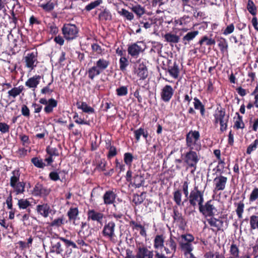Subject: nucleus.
Returning <instances> with one entry per match:
<instances>
[{
    "mask_svg": "<svg viewBox=\"0 0 258 258\" xmlns=\"http://www.w3.org/2000/svg\"><path fill=\"white\" fill-rule=\"evenodd\" d=\"M49 32L52 34H55L58 32V28L53 23H49L48 25Z\"/></svg>",
    "mask_w": 258,
    "mask_h": 258,
    "instance_id": "nucleus-58",
    "label": "nucleus"
},
{
    "mask_svg": "<svg viewBox=\"0 0 258 258\" xmlns=\"http://www.w3.org/2000/svg\"><path fill=\"white\" fill-rule=\"evenodd\" d=\"M119 68L122 71L126 70V67L128 65V61L127 58L125 57H121L119 59Z\"/></svg>",
    "mask_w": 258,
    "mask_h": 258,
    "instance_id": "nucleus-44",
    "label": "nucleus"
},
{
    "mask_svg": "<svg viewBox=\"0 0 258 258\" xmlns=\"http://www.w3.org/2000/svg\"><path fill=\"white\" fill-rule=\"evenodd\" d=\"M207 222L211 227L215 228L217 230L220 229L223 225V221L222 220L214 218L213 216L208 219Z\"/></svg>",
    "mask_w": 258,
    "mask_h": 258,
    "instance_id": "nucleus-21",
    "label": "nucleus"
},
{
    "mask_svg": "<svg viewBox=\"0 0 258 258\" xmlns=\"http://www.w3.org/2000/svg\"><path fill=\"white\" fill-rule=\"evenodd\" d=\"M205 258H222V256L219 254V252L213 253L212 252H207L205 254Z\"/></svg>",
    "mask_w": 258,
    "mask_h": 258,
    "instance_id": "nucleus-57",
    "label": "nucleus"
},
{
    "mask_svg": "<svg viewBox=\"0 0 258 258\" xmlns=\"http://www.w3.org/2000/svg\"><path fill=\"white\" fill-rule=\"evenodd\" d=\"M20 139L22 142L23 145L24 146H28L30 143L28 136L25 135H20Z\"/></svg>",
    "mask_w": 258,
    "mask_h": 258,
    "instance_id": "nucleus-56",
    "label": "nucleus"
},
{
    "mask_svg": "<svg viewBox=\"0 0 258 258\" xmlns=\"http://www.w3.org/2000/svg\"><path fill=\"white\" fill-rule=\"evenodd\" d=\"M109 64V61L103 58L98 59L94 63L96 67L102 72L108 67Z\"/></svg>",
    "mask_w": 258,
    "mask_h": 258,
    "instance_id": "nucleus-20",
    "label": "nucleus"
},
{
    "mask_svg": "<svg viewBox=\"0 0 258 258\" xmlns=\"http://www.w3.org/2000/svg\"><path fill=\"white\" fill-rule=\"evenodd\" d=\"M102 3V0H96L94 2L90 3L85 7V10L87 11H90L91 10L95 9L97 6Z\"/></svg>",
    "mask_w": 258,
    "mask_h": 258,
    "instance_id": "nucleus-38",
    "label": "nucleus"
},
{
    "mask_svg": "<svg viewBox=\"0 0 258 258\" xmlns=\"http://www.w3.org/2000/svg\"><path fill=\"white\" fill-rule=\"evenodd\" d=\"M183 162L186 170L191 169V173H194L197 168V165L201 159L199 152L188 150L181 155Z\"/></svg>",
    "mask_w": 258,
    "mask_h": 258,
    "instance_id": "nucleus-1",
    "label": "nucleus"
},
{
    "mask_svg": "<svg viewBox=\"0 0 258 258\" xmlns=\"http://www.w3.org/2000/svg\"><path fill=\"white\" fill-rule=\"evenodd\" d=\"M13 176L11 177L10 185L11 186H14L15 184L18 183L19 180V173L18 171H14L12 172Z\"/></svg>",
    "mask_w": 258,
    "mask_h": 258,
    "instance_id": "nucleus-39",
    "label": "nucleus"
},
{
    "mask_svg": "<svg viewBox=\"0 0 258 258\" xmlns=\"http://www.w3.org/2000/svg\"><path fill=\"white\" fill-rule=\"evenodd\" d=\"M234 126L237 128H243L244 127V123L242 121V117L238 116V117L235 122Z\"/></svg>",
    "mask_w": 258,
    "mask_h": 258,
    "instance_id": "nucleus-59",
    "label": "nucleus"
},
{
    "mask_svg": "<svg viewBox=\"0 0 258 258\" xmlns=\"http://www.w3.org/2000/svg\"><path fill=\"white\" fill-rule=\"evenodd\" d=\"M153 252L145 246H140L138 248L136 258H153Z\"/></svg>",
    "mask_w": 258,
    "mask_h": 258,
    "instance_id": "nucleus-16",
    "label": "nucleus"
},
{
    "mask_svg": "<svg viewBox=\"0 0 258 258\" xmlns=\"http://www.w3.org/2000/svg\"><path fill=\"white\" fill-rule=\"evenodd\" d=\"M22 90L23 87L21 86L15 87L8 91L9 96L15 98L22 92Z\"/></svg>",
    "mask_w": 258,
    "mask_h": 258,
    "instance_id": "nucleus-35",
    "label": "nucleus"
},
{
    "mask_svg": "<svg viewBox=\"0 0 258 258\" xmlns=\"http://www.w3.org/2000/svg\"><path fill=\"white\" fill-rule=\"evenodd\" d=\"M229 252L230 255L229 256L235 258H239V250L236 244L234 243L231 244L230 247Z\"/></svg>",
    "mask_w": 258,
    "mask_h": 258,
    "instance_id": "nucleus-29",
    "label": "nucleus"
},
{
    "mask_svg": "<svg viewBox=\"0 0 258 258\" xmlns=\"http://www.w3.org/2000/svg\"><path fill=\"white\" fill-rule=\"evenodd\" d=\"M258 199V187L254 188L252 191L251 192L249 198V201L250 203L255 202L256 200Z\"/></svg>",
    "mask_w": 258,
    "mask_h": 258,
    "instance_id": "nucleus-45",
    "label": "nucleus"
},
{
    "mask_svg": "<svg viewBox=\"0 0 258 258\" xmlns=\"http://www.w3.org/2000/svg\"><path fill=\"white\" fill-rule=\"evenodd\" d=\"M182 194L180 190H176L173 192V200L178 206H181L183 204L181 201Z\"/></svg>",
    "mask_w": 258,
    "mask_h": 258,
    "instance_id": "nucleus-33",
    "label": "nucleus"
},
{
    "mask_svg": "<svg viewBox=\"0 0 258 258\" xmlns=\"http://www.w3.org/2000/svg\"><path fill=\"white\" fill-rule=\"evenodd\" d=\"M200 133L197 131H190L186 136V145L188 150L199 152L202 148Z\"/></svg>",
    "mask_w": 258,
    "mask_h": 258,
    "instance_id": "nucleus-2",
    "label": "nucleus"
},
{
    "mask_svg": "<svg viewBox=\"0 0 258 258\" xmlns=\"http://www.w3.org/2000/svg\"><path fill=\"white\" fill-rule=\"evenodd\" d=\"M64 38L68 40H73L78 37L79 29L74 24H65L61 29Z\"/></svg>",
    "mask_w": 258,
    "mask_h": 258,
    "instance_id": "nucleus-3",
    "label": "nucleus"
},
{
    "mask_svg": "<svg viewBox=\"0 0 258 258\" xmlns=\"http://www.w3.org/2000/svg\"><path fill=\"white\" fill-rule=\"evenodd\" d=\"M99 18L101 20H108L111 19V15L108 10H104L99 15Z\"/></svg>",
    "mask_w": 258,
    "mask_h": 258,
    "instance_id": "nucleus-46",
    "label": "nucleus"
},
{
    "mask_svg": "<svg viewBox=\"0 0 258 258\" xmlns=\"http://www.w3.org/2000/svg\"><path fill=\"white\" fill-rule=\"evenodd\" d=\"M117 95L119 96H125L127 94V88L126 86H121L116 89Z\"/></svg>",
    "mask_w": 258,
    "mask_h": 258,
    "instance_id": "nucleus-53",
    "label": "nucleus"
},
{
    "mask_svg": "<svg viewBox=\"0 0 258 258\" xmlns=\"http://www.w3.org/2000/svg\"><path fill=\"white\" fill-rule=\"evenodd\" d=\"M214 117L215 123L219 122L220 124V131L221 132L226 131L229 116L226 115L225 111L222 109L217 110L214 115Z\"/></svg>",
    "mask_w": 258,
    "mask_h": 258,
    "instance_id": "nucleus-5",
    "label": "nucleus"
},
{
    "mask_svg": "<svg viewBox=\"0 0 258 258\" xmlns=\"http://www.w3.org/2000/svg\"><path fill=\"white\" fill-rule=\"evenodd\" d=\"M163 249L165 253L169 255L170 257L173 255L176 249V243L172 236L166 240Z\"/></svg>",
    "mask_w": 258,
    "mask_h": 258,
    "instance_id": "nucleus-10",
    "label": "nucleus"
},
{
    "mask_svg": "<svg viewBox=\"0 0 258 258\" xmlns=\"http://www.w3.org/2000/svg\"><path fill=\"white\" fill-rule=\"evenodd\" d=\"M234 30V26L233 24H231L226 27L225 29L224 30L223 34L224 35H227L232 33Z\"/></svg>",
    "mask_w": 258,
    "mask_h": 258,
    "instance_id": "nucleus-60",
    "label": "nucleus"
},
{
    "mask_svg": "<svg viewBox=\"0 0 258 258\" xmlns=\"http://www.w3.org/2000/svg\"><path fill=\"white\" fill-rule=\"evenodd\" d=\"M18 205L20 209H25L30 205V203L26 199H20L18 200Z\"/></svg>",
    "mask_w": 258,
    "mask_h": 258,
    "instance_id": "nucleus-47",
    "label": "nucleus"
},
{
    "mask_svg": "<svg viewBox=\"0 0 258 258\" xmlns=\"http://www.w3.org/2000/svg\"><path fill=\"white\" fill-rule=\"evenodd\" d=\"M57 104V101L54 99H49V102L44 107V111L47 113H49L53 111L54 108L56 107Z\"/></svg>",
    "mask_w": 258,
    "mask_h": 258,
    "instance_id": "nucleus-28",
    "label": "nucleus"
},
{
    "mask_svg": "<svg viewBox=\"0 0 258 258\" xmlns=\"http://www.w3.org/2000/svg\"><path fill=\"white\" fill-rule=\"evenodd\" d=\"M49 178L53 181H57L60 179L59 176L56 172H51L49 174Z\"/></svg>",
    "mask_w": 258,
    "mask_h": 258,
    "instance_id": "nucleus-64",
    "label": "nucleus"
},
{
    "mask_svg": "<svg viewBox=\"0 0 258 258\" xmlns=\"http://www.w3.org/2000/svg\"><path fill=\"white\" fill-rule=\"evenodd\" d=\"M145 49V44L142 41H138L130 45L127 49L128 53L132 56L137 57L140 52Z\"/></svg>",
    "mask_w": 258,
    "mask_h": 258,
    "instance_id": "nucleus-8",
    "label": "nucleus"
},
{
    "mask_svg": "<svg viewBox=\"0 0 258 258\" xmlns=\"http://www.w3.org/2000/svg\"><path fill=\"white\" fill-rule=\"evenodd\" d=\"M164 38L166 42L176 43L178 42L179 37L177 35L170 33H168L164 35Z\"/></svg>",
    "mask_w": 258,
    "mask_h": 258,
    "instance_id": "nucleus-30",
    "label": "nucleus"
},
{
    "mask_svg": "<svg viewBox=\"0 0 258 258\" xmlns=\"http://www.w3.org/2000/svg\"><path fill=\"white\" fill-rule=\"evenodd\" d=\"M115 224L113 221H110L104 225L102 230V234L104 236L112 240L115 236Z\"/></svg>",
    "mask_w": 258,
    "mask_h": 258,
    "instance_id": "nucleus-9",
    "label": "nucleus"
},
{
    "mask_svg": "<svg viewBox=\"0 0 258 258\" xmlns=\"http://www.w3.org/2000/svg\"><path fill=\"white\" fill-rule=\"evenodd\" d=\"M164 238L162 235H157L154 240V247L156 249H161L164 247Z\"/></svg>",
    "mask_w": 258,
    "mask_h": 258,
    "instance_id": "nucleus-26",
    "label": "nucleus"
},
{
    "mask_svg": "<svg viewBox=\"0 0 258 258\" xmlns=\"http://www.w3.org/2000/svg\"><path fill=\"white\" fill-rule=\"evenodd\" d=\"M188 185L189 182L187 181H184L182 186V191L185 197L187 198L189 194L188 192Z\"/></svg>",
    "mask_w": 258,
    "mask_h": 258,
    "instance_id": "nucleus-62",
    "label": "nucleus"
},
{
    "mask_svg": "<svg viewBox=\"0 0 258 258\" xmlns=\"http://www.w3.org/2000/svg\"><path fill=\"white\" fill-rule=\"evenodd\" d=\"M37 212L44 218L48 217L49 214L51 212L52 210L50 207L47 204H42L38 205L36 206Z\"/></svg>",
    "mask_w": 258,
    "mask_h": 258,
    "instance_id": "nucleus-17",
    "label": "nucleus"
},
{
    "mask_svg": "<svg viewBox=\"0 0 258 258\" xmlns=\"http://www.w3.org/2000/svg\"><path fill=\"white\" fill-rule=\"evenodd\" d=\"M102 73L95 65L89 68L87 71V74L88 77L91 80H93L97 76L99 75Z\"/></svg>",
    "mask_w": 258,
    "mask_h": 258,
    "instance_id": "nucleus-23",
    "label": "nucleus"
},
{
    "mask_svg": "<svg viewBox=\"0 0 258 258\" xmlns=\"http://www.w3.org/2000/svg\"><path fill=\"white\" fill-rule=\"evenodd\" d=\"M23 60L25 67L29 69L30 71L33 70L38 63L37 55L34 52L27 54Z\"/></svg>",
    "mask_w": 258,
    "mask_h": 258,
    "instance_id": "nucleus-7",
    "label": "nucleus"
},
{
    "mask_svg": "<svg viewBox=\"0 0 258 258\" xmlns=\"http://www.w3.org/2000/svg\"><path fill=\"white\" fill-rule=\"evenodd\" d=\"M46 152L50 156H58V152L56 148L48 146L46 148Z\"/></svg>",
    "mask_w": 258,
    "mask_h": 258,
    "instance_id": "nucleus-54",
    "label": "nucleus"
},
{
    "mask_svg": "<svg viewBox=\"0 0 258 258\" xmlns=\"http://www.w3.org/2000/svg\"><path fill=\"white\" fill-rule=\"evenodd\" d=\"M168 72L172 77L174 79H177L179 73L178 65L174 63L172 67L169 68Z\"/></svg>",
    "mask_w": 258,
    "mask_h": 258,
    "instance_id": "nucleus-31",
    "label": "nucleus"
},
{
    "mask_svg": "<svg viewBox=\"0 0 258 258\" xmlns=\"http://www.w3.org/2000/svg\"><path fill=\"white\" fill-rule=\"evenodd\" d=\"M188 197L189 204L194 207L198 205L200 207L204 203L203 193L198 189V187L196 186Z\"/></svg>",
    "mask_w": 258,
    "mask_h": 258,
    "instance_id": "nucleus-4",
    "label": "nucleus"
},
{
    "mask_svg": "<svg viewBox=\"0 0 258 258\" xmlns=\"http://www.w3.org/2000/svg\"><path fill=\"white\" fill-rule=\"evenodd\" d=\"M227 181V177L222 175L215 178L214 179V184L215 185L214 190L219 191L224 190L225 188Z\"/></svg>",
    "mask_w": 258,
    "mask_h": 258,
    "instance_id": "nucleus-15",
    "label": "nucleus"
},
{
    "mask_svg": "<svg viewBox=\"0 0 258 258\" xmlns=\"http://www.w3.org/2000/svg\"><path fill=\"white\" fill-rule=\"evenodd\" d=\"M133 160V156L130 153H126L124 155V161L126 165H131Z\"/></svg>",
    "mask_w": 258,
    "mask_h": 258,
    "instance_id": "nucleus-52",
    "label": "nucleus"
},
{
    "mask_svg": "<svg viewBox=\"0 0 258 258\" xmlns=\"http://www.w3.org/2000/svg\"><path fill=\"white\" fill-rule=\"evenodd\" d=\"M40 7L46 12H50L54 9V4L50 1L45 4H41Z\"/></svg>",
    "mask_w": 258,
    "mask_h": 258,
    "instance_id": "nucleus-41",
    "label": "nucleus"
},
{
    "mask_svg": "<svg viewBox=\"0 0 258 258\" xmlns=\"http://www.w3.org/2000/svg\"><path fill=\"white\" fill-rule=\"evenodd\" d=\"M205 42L207 45H211L215 44V41L213 39H209L207 36H204L200 41V45H202Z\"/></svg>",
    "mask_w": 258,
    "mask_h": 258,
    "instance_id": "nucleus-51",
    "label": "nucleus"
},
{
    "mask_svg": "<svg viewBox=\"0 0 258 258\" xmlns=\"http://www.w3.org/2000/svg\"><path fill=\"white\" fill-rule=\"evenodd\" d=\"M249 225L251 229H258V216L253 215L250 217Z\"/></svg>",
    "mask_w": 258,
    "mask_h": 258,
    "instance_id": "nucleus-32",
    "label": "nucleus"
},
{
    "mask_svg": "<svg viewBox=\"0 0 258 258\" xmlns=\"http://www.w3.org/2000/svg\"><path fill=\"white\" fill-rule=\"evenodd\" d=\"M79 214V211L77 208L71 207L68 212V216L70 220H73V223L76 224V220Z\"/></svg>",
    "mask_w": 258,
    "mask_h": 258,
    "instance_id": "nucleus-27",
    "label": "nucleus"
},
{
    "mask_svg": "<svg viewBox=\"0 0 258 258\" xmlns=\"http://www.w3.org/2000/svg\"><path fill=\"white\" fill-rule=\"evenodd\" d=\"M116 198V195L113 191L108 190L105 192L103 195V199L104 203L105 205H110L114 203Z\"/></svg>",
    "mask_w": 258,
    "mask_h": 258,
    "instance_id": "nucleus-19",
    "label": "nucleus"
},
{
    "mask_svg": "<svg viewBox=\"0 0 258 258\" xmlns=\"http://www.w3.org/2000/svg\"><path fill=\"white\" fill-rule=\"evenodd\" d=\"M40 79L41 77L39 75H35L27 80L25 82V86L34 90L39 84Z\"/></svg>",
    "mask_w": 258,
    "mask_h": 258,
    "instance_id": "nucleus-18",
    "label": "nucleus"
},
{
    "mask_svg": "<svg viewBox=\"0 0 258 258\" xmlns=\"http://www.w3.org/2000/svg\"><path fill=\"white\" fill-rule=\"evenodd\" d=\"M198 31H194L188 32L185 36L182 38V42L186 45L189 43V41L192 40L198 34Z\"/></svg>",
    "mask_w": 258,
    "mask_h": 258,
    "instance_id": "nucleus-24",
    "label": "nucleus"
},
{
    "mask_svg": "<svg viewBox=\"0 0 258 258\" xmlns=\"http://www.w3.org/2000/svg\"><path fill=\"white\" fill-rule=\"evenodd\" d=\"M10 126L5 122H0V132L5 134L9 132Z\"/></svg>",
    "mask_w": 258,
    "mask_h": 258,
    "instance_id": "nucleus-61",
    "label": "nucleus"
},
{
    "mask_svg": "<svg viewBox=\"0 0 258 258\" xmlns=\"http://www.w3.org/2000/svg\"><path fill=\"white\" fill-rule=\"evenodd\" d=\"M258 146V140H255L254 141L250 144L247 148L246 153L247 154H250L252 152L255 150Z\"/></svg>",
    "mask_w": 258,
    "mask_h": 258,
    "instance_id": "nucleus-49",
    "label": "nucleus"
},
{
    "mask_svg": "<svg viewBox=\"0 0 258 258\" xmlns=\"http://www.w3.org/2000/svg\"><path fill=\"white\" fill-rule=\"evenodd\" d=\"M180 247L182 251H183L185 254H187L191 253L193 249V247L191 243L185 242V241L179 242Z\"/></svg>",
    "mask_w": 258,
    "mask_h": 258,
    "instance_id": "nucleus-22",
    "label": "nucleus"
},
{
    "mask_svg": "<svg viewBox=\"0 0 258 258\" xmlns=\"http://www.w3.org/2000/svg\"><path fill=\"white\" fill-rule=\"evenodd\" d=\"M120 14L128 20H132L134 17L133 13L123 9L121 10Z\"/></svg>",
    "mask_w": 258,
    "mask_h": 258,
    "instance_id": "nucleus-55",
    "label": "nucleus"
},
{
    "mask_svg": "<svg viewBox=\"0 0 258 258\" xmlns=\"http://www.w3.org/2000/svg\"><path fill=\"white\" fill-rule=\"evenodd\" d=\"M135 73L140 78V79H145L148 75V70L146 66L140 61L136 64Z\"/></svg>",
    "mask_w": 258,
    "mask_h": 258,
    "instance_id": "nucleus-14",
    "label": "nucleus"
},
{
    "mask_svg": "<svg viewBox=\"0 0 258 258\" xmlns=\"http://www.w3.org/2000/svg\"><path fill=\"white\" fill-rule=\"evenodd\" d=\"M25 183L23 182H19L12 186L16 192V194L18 195L22 194L24 191Z\"/></svg>",
    "mask_w": 258,
    "mask_h": 258,
    "instance_id": "nucleus-37",
    "label": "nucleus"
},
{
    "mask_svg": "<svg viewBox=\"0 0 258 258\" xmlns=\"http://www.w3.org/2000/svg\"><path fill=\"white\" fill-rule=\"evenodd\" d=\"M181 240L179 241H185L191 243L194 240V237L190 234H182L180 236Z\"/></svg>",
    "mask_w": 258,
    "mask_h": 258,
    "instance_id": "nucleus-48",
    "label": "nucleus"
},
{
    "mask_svg": "<svg viewBox=\"0 0 258 258\" xmlns=\"http://www.w3.org/2000/svg\"><path fill=\"white\" fill-rule=\"evenodd\" d=\"M244 205L243 202H240L237 204V208L236 209V214L239 219L242 218V214L244 211Z\"/></svg>",
    "mask_w": 258,
    "mask_h": 258,
    "instance_id": "nucleus-40",
    "label": "nucleus"
},
{
    "mask_svg": "<svg viewBox=\"0 0 258 258\" xmlns=\"http://www.w3.org/2000/svg\"><path fill=\"white\" fill-rule=\"evenodd\" d=\"M88 220L93 221H96L101 225L103 224V219L104 218V215L99 212L94 210H89L87 213Z\"/></svg>",
    "mask_w": 258,
    "mask_h": 258,
    "instance_id": "nucleus-12",
    "label": "nucleus"
},
{
    "mask_svg": "<svg viewBox=\"0 0 258 258\" xmlns=\"http://www.w3.org/2000/svg\"><path fill=\"white\" fill-rule=\"evenodd\" d=\"M199 211L205 217H212L214 215L217 210L212 203V201L210 200L205 205L202 204L199 207Z\"/></svg>",
    "mask_w": 258,
    "mask_h": 258,
    "instance_id": "nucleus-6",
    "label": "nucleus"
},
{
    "mask_svg": "<svg viewBox=\"0 0 258 258\" xmlns=\"http://www.w3.org/2000/svg\"><path fill=\"white\" fill-rule=\"evenodd\" d=\"M60 237L52 238L51 241L50 252L56 254H61L63 248L61 243Z\"/></svg>",
    "mask_w": 258,
    "mask_h": 258,
    "instance_id": "nucleus-13",
    "label": "nucleus"
},
{
    "mask_svg": "<svg viewBox=\"0 0 258 258\" xmlns=\"http://www.w3.org/2000/svg\"><path fill=\"white\" fill-rule=\"evenodd\" d=\"M247 9L252 16H255L256 14V7L251 0H248L247 4Z\"/></svg>",
    "mask_w": 258,
    "mask_h": 258,
    "instance_id": "nucleus-34",
    "label": "nucleus"
},
{
    "mask_svg": "<svg viewBox=\"0 0 258 258\" xmlns=\"http://www.w3.org/2000/svg\"><path fill=\"white\" fill-rule=\"evenodd\" d=\"M31 162L37 168H43L45 166V164L43 162V160L38 157L32 158Z\"/></svg>",
    "mask_w": 258,
    "mask_h": 258,
    "instance_id": "nucleus-36",
    "label": "nucleus"
},
{
    "mask_svg": "<svg viewBox=\"0 0 258 258\" xmlns=\"http://www.w3.org/2000/svg\"><path fill=\"white\" fill-rule=\"evenodd\" d=\"M143 178L139 175H135L133 178V181L131 182L133 183L136 187H140L143 183Z\"/></svg>",
    "mask_w": 258,
    "mask_h": 258,
    "instance_id": "nucleus-42",
    "label": "nucleus"
},
{
    "mask_svg": "<svg viewBox=\"0 0 258 258\" xmlns=\"http://www.w3.org/2000/svg\"><path fill=\"white\" fill-rule=\"evenodd\" d=\"M60 239L63 241L64 243H65V244H66V245L67 246H72L73 248H77V246L76 245V244L73 241L70 240H68L67 239H66L63 237H60Z\"/></svg>",
    "mask_w": 258,
    "mask_h": 258,
    "instance_id": "nucleus-63",
    "label": "nucleus"
},
{
    "mask_svg": "<svg viewBox=\"0 0 258 258\" xmlns=\"http://www.w3.org/2000/svg\"><path fill=\"white\" fill-rule=\"evenodd\" d=\"M76 105L78 109L82 110L84 112L92 113L94 112V109L92 107L88 106L85 102H78Z\"/></svg>",
    "mask_w": 258,
    "mask_h": 258,
    "instance_id": "nucleus-25",
    "label": "nucleus"
},
{
    "mask_svg": "<svg viewBox=\"0 0 258 258\" xmlns=\"http://www.w3.org/2000/svg\"><path fill=\"white\" fill-rule=\"evenodd\" d=\"M64 223V219L63 217L58 218L54 219L51 223L50 226L52 227H59Z\"/></svg>",
    "mask_w": 258,
    "mask_h": 258,
    "instance_id": "nucleus-50",
    "label": "nucleus"
},
{
    "mask_svg": "<svg viewBox=\"0 0 258 258\" xmlns=\"http://www.w3.org/2000/svg\"><path fill=\"white\" fill-rule=\"evenodd\" d=\"M132 10L139 17L143 15L145 12L144 8L140 5H136L133 7Z\"/></svg>",
    "mask_w": 258,
    "mask_h": 258,
    "instance_id": "nucleus-43",
    "label": "nucleus"
},
{
    "mask_svg": "<svg viewBox=\"0 0 258 258\" xmlns=\"http://www.w3.org/2000/svg\"><path fill=\"white\" fill-rule=\"evenodd\" d=\"M174 92V90L171 86L169 85L164 86L160 92L161 99L165 102H169L172 98Z\"/></svg>",
    "mask_w": 258,
    "mask_h": 258,
    "instance_id": "nucleus-11",
    "label": "nucleus"
}]
</instances>
